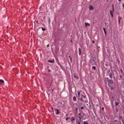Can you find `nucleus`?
Returning a JSON list of instances; mask_svg holds the SVG:
<instances>
[{
	"label": "nucleus",
	"mask_w": 124,
	"mask_h": 124,
	"mask_svg": "<svg viewBox=\"0 0 124 124\" xmlns=\"http://www.w3.org/2000/svg\"><path fill=\"white\" fill-rule=\"evenodd\" d=\"M83 116H85V114H84V113H80L78 114V118H79V122H81V120L82 118H83Z\"/></svg>",
	"instance_id": "1"
},
{
	"label": "nucleus",
	"mask_w": 124,
	"mask_h": 124,
	"mask_svg": "<svg viewBox=\"0 0 124 124\" xmlns=\"http://www.w3.org/2000/svg\"><path fill=\"white\" fill-rule=\"evenodd\" d=\"M114 12H115V9H113L110 11V14L111 15V18H113V17H114Z\"/></svg>",
	"instance_id": "2"
},
{
	"label": "nucleus",
	"mask_w": 124,
	"mask_h": 124,
	"mask_svg": "<svg viewBox=\"0 0 124 124\" xmlns=\"http://www.w3.org/2000/svg\"><path fill=\"white\" fill-rule=\"evenodd\" d=\"M80 92H78V99H79V100H80V101H81V102H83V98H80Z\"/></svg>",
	"instance_id": "3"
},
{
	"label": "nucleus",
	"mask_w": 124,
	"mask_h": 124,
	"mask_svg": "<svg viewBox=\"0 0 124 124\" xmlns=\"http://www.w3.org/2000/svg\"><path fill=\"white\" fill-rule=\"evenodd\" d=\"M73 77H74V78L77 79V80H78V79H79V77H78V75H77V74H73Z\"/></svg>",
	"instance_id": "4"
},
{
	"label": "nucleus",
	"mask_w": 124,
	"mask_h": 124,
	"mask_svg": "<svg viewBox=\"0 0 124 124\" xmlns=\"http://www.w3.org/2000/svg\"><path fill=\"white\" fill-rule=\"evenodd\" d=\"M123 19L121 16L118 17V24L120 25V23H121V20Z\"/></svg>",
	"instance_id": "5"
},
{
	"label": "nucleus",
	"mask_w": 124,
	"mask_h": 124,
	"mask_svg": "<svg viewBox=\"0 0 124 124\" xmlns=\"http://www.w3.org/2000/svg\"><path fill=\"white\" fill-rule=\"evenodd\" d=\"M55 112H56V115H59V114H60V109H56Z\"/></svg>",
	"instance_id": "6"
},
{
	"label": "nucleus",
	"mask_w": 124,
	"mask_h": 124,
	"mask_svg": "<svg viewBox=\"0 0 124 124\" xmlns=\"http://www.w3.org/2000/svg\"><path fill=\"white\" fill-rule=\"evenodd\" d=\"M85 26L86 27H90V24H89V23H88L87 22L85 23Z\"/></svg>",
	"instance_id": "7"
},
{
	"label": "nucleus",
	"mask_w": 124,
	"mask_h": 124,
	"mask_svg": "<svg viewBox=\"0 0 124 124\" xmlns=\"http://www.w3.org/2000/svg\"><path fill=\"white\" fill-rule=\"evenodd\" d=\"M4 83V81L2 79H0V85H2Z\"/></svg>",
	"instance_id": "8"
},
{
	"label": "nucleus",
	"mask_w": 124,
	"mask_h": 124,
	"mask_svg": "<svg viewBox=\"0 0 124 124\" xmlns=\"http://www.w3.org/2000/svg\"><path fill=\"white\" fill-rule=\"evenodd\" d=\"M114 124H119V121L117 120H114Z\"/></svg>",
	"instance_id": "9"
},
{
	"label": "nucleus",
	"mask_w": 124,
	"mask_h": 124,
	"mask_svg": "<svg viewBox=\"0 0 124 124\" xmlns=\"http://www.w3.org/2000/svg\"><path fill=\"white\" fill-rule=\"evenodd\" d=\"M89 8H90V10H93V9H94V8H93V5H90Z\"/></svg>",
	"instance_id": "10"
},
{
	"label": "nucleus",
	"mask_w": 124,
	"mask_h": 124,
	"mask_svg": "<svg viewBox=\"0 0 124 124\" xmlns=\"http://www.w3.org/2000/svg\"><path fill=\"white\" fill-rule=\"evenodd\" d=\"M103 31H104L105 35L106 36L107 34V32H106V29L105 28H103Z\"/></svg>",
	"instance_id": "11"
},
{
	"label": "nucleus",
	"mask_w": 124,
	"mask_h": 124,
	"mask_svg": "<svg viewBox=\"0 0 124 124\" xmlns=\"http://www.w3.org/2000/svg\"><path fill=\"white\" fill-rule=\"evenodd\" d=\"M74 121H75V118L72 117V118H71V121L73 123V122H74Z\"/></svg>",
	"instance_id": "12"
},
{
	"label": "nucleus",
	"mask_w": 124,
	"mask_h": 124,
	"mask_svg": "<svg viewBox=\"0 0 124 124\" xmlns=\"http://www.w3.org/2000/svg\"><path fill=\"white\" fill-rule=\"evenodd\" d=\"M73 99L74 101H76V100H77V98H76V97L75 96L73 97Z\"/></svg>",
	"instance_id": "13"
},
{
	"label": "nucleus",
	"mask_w": 124,
	"mask_h": 124,
	"mask_svg": "<svg viewBox=\"0 0 124 124\" xmlns=\"http://www.w3.org/2000/svg\"><path fill=\"white\" fill-rule=\"evenodd\" d=\"M94 62V58H92L90 60V62Z\"/></svg>",
	"instance_id": "14"
},
{
	"label": "nucleus",
	"mask_w": 124,
	"mask_h": 124,
	"mask_svg": "<svg viewBox=\"0 0 124 124\" xmlns=\"http://www.w3.org/2000/svg\"><path fill=\"white\" fill-rule=\"evenodd\" d=\"M115 106H118V105H119V102H115Z\"/></svg>",
	"instance_id": "15"
},
{
	"label": "nucleus",
	"mask_w": 124,
	"mask_h": 124,
	"mask_svg": "<svg viewBox=\"0 0 124 124\" xmlns=\"http://www.w3.org/2000/svg\"><path fill=\"white\" fill-rule=\"evenodd\" d=\"M78 50H79V55H81V49L80 48H79Z\"/></svg>",
	"instance_id": "16"
},
{
	"label": "nucleus",
	"mask_w": 124,
	"mask_h": 124,
	"mask_svg": "<svg viewBox=\"0 0 124 124\" xmlns=\"http://www.w3.org/2000/svg\"><path fill=\"white\" fill-rule=\"evenodd\" d=\"M83 124H89V123H88V122H86V121H84Z\"/></svg>",
	"instance_id": "17"
},
{
	"label": "nucleus",
	"mask_w": 124,
	"mask_h": 124,
	"mask_svg": "<svg viewBox=\"0 0 124 124\" xmlns=\"http://www.w3.org/2000/svg\"><path fill=\"white\" fill-rule=\"evenodd\" d=\"M47 69H48L49 72H51V70L49 69V66H47Z\"/></svg>",
	"instance_id": "18"
},
{
	"label": "nucleus",
	"mask_w": 124,
	"mask_h": 124,
	"mask_svg": "<svg viewBox=\"0 0 124 124\" xmlns=\"http://www.w3.org/2000/svg\"><path fill=\"white\" fill-rule=\"evenodd\" d=\"M77 123H78V124H81V122H80V121H78Z\"/></svg>",
	"instance_id": "19"
},
{
	"label": "nucleus",
	"mask_w": 124,
	"mask_h": 124,
	"mask_svg": "<svg viewBox=\"0 0 124 124\" xmlns=\"http://www.w3.org/2000/svg\"><path fill=\"white\" fill-rule=\"evenodd\" d=\"M96 67L95 66H93V69H94V70H95Z\"/></svg>",
	"instance_id": "20"
},
{
	"label": "nucleus",
	"mask_w": 124,
	"mask_h": 124,
	"mask_svg": "<svg viewBox=\"0 0 124 124\" xmlns=\"http://www.w3.org/2000/svg\"><path fill=\"white\" fill-rule=\"evenodd\" d=\"M42 31H46V29L45 28H42Z\"/></svg>",
	"instance_id": "21"
},
{
	"label": "nucleus",
	"mask_w": 124,
	"mask_h": 124,
	"mask_svg": "<svg viewBox=\"0 0 124 124\" xmlns=\"http://www.w3.org/2000/svg\"><path fill=\"white\" fill-rule=\"evenodd\" d=\"M109 76H110V78H112V74H110L109 75Z\"/></svg>",
	"instance_id": "22"
},
{
	"label": "nucleus",
	"mask_w": 124,
	"mask_h": 124,
	"mask_svg": "<svg viewBox=\"0 0 124 124\" xmlns=\"http://www.w3.org/2000/svg\"><path fill=\"white\" fill-rule=\"evenodd\" d=\"M76 111L77 113V112H78V108H76Z\"/></svg>",
	"instance_id": "23"
},
{
	"label": "nucleus",
	"mask_w": 124,
	"mask_h": 124,
	"mask_svg": "<svg viewBox=\"0 0 124 124\" xmlns=\"http://www.w3.org/2000/svg\"><path fill=\"white\" fill-rule=\"evenodd\" d=\"M112 10H113V9H115L114 8V5L112 4Z\"/></svg>",
	"instance_id": "24"
},
{
	"label": "nucleus",
	"mask_w": 124,
	"mask_h": 124,
	"mask_svg": "<svg viewBox=\"0 0 124 124\" xmlns=\"http://www.w3.org/2000/svg\"><path fill=\"white\" fill-rule=\"evenodd\" d=\"M50 22H51V20H50V19H48V23L49 24H50Z\"/></svg>",
	"instance_id": "25"
},
{
	"label": "nucleus",
	"mask_w": 124,
	"mask_h": 124,
	"mask_svg": "<svg viewBox=\"0 0 124 124\" xmlns=\"http://www.w3.org/2000/svg\"><path fill=\"white\" fill-rule=\"evenodd\" d=\"M68 117H67L66 118V121H68Z\"/></svg>",
	"instance_id": "26"
},
{
	"label": "nucleus",
	"mask_w": 124,
	"mask_h": 124,
	"mask_svg": "<svg viewBox=\"0 0 124 124\" xmlns=\"http://www.w3.org/2000/svg\"><path fill=\"white\" fill-rule=\"evenodd\" d=\"M122 124H124V121L122 120Z\"/></svg>",
	"instance_id": "27"
},
{
	"label": "nucleus",
	"mask_w": 124,
	"mask_h": 124,
	"mask_svg": "<svg viewBox=\"0 0 124 124\" xmlns=\"http://www.w3.org/2000/svg\"><path fill=\"white\" fill-rule=\"evenodd\" d=\"M81 109H84V107H81Z\"/></svg>",
	"instance_id": "28"
},
{
	"label": "nucleus",
	"mask_w": 124,
	"mask_h": 124,
	"mask_svg": "<svg viewBox=\"0 0 124 124\" xmlns=\"http://www.w3.org/2000/svg\"><path fill=\"white\" fill-rule=\"evenodd\" d=\"M102 111H103V110H104V108L103 107L102 108Z\"/></svg>",
	"instance_id": "29"
},
{
	"label": "nucleus",
	"mask_w": 124,
	"mask_h": 124,
	"mask_svg": "<svg viewBox=\"0 0 124 124\" xmlns=\"http://www.w3.org/2000/svg\"><path fill=\"white\" fill-rule=\"evenodd\" d=\"M123 7L124 8V3L123 4Z\"/></svg>",
	"instance_id": "30"
},
{
	"label": "nucleus",
	"mask_w": 124,
	"mask_h": 124,
	"mask_svg": "<svg viewBox=\"0 0 124 124\" xmlns=\"http://www.w3.org/2000/svg\"><path fill=\"white\" fill-rule=\"evenodd\" d=\"M93 43H94V41H92Z\"/></svg>",
	"instance_id": "31"
},
{
	"label": "nucleus",
	"mask_w": 124,
	"mask_h": 124,
	"mask_svg": "<svg viewBox=\"0 0 124 124\" xmlns=\"http://www.w3.org/2000/svg\"><path fill=\"white\" fill-rule=\"evenodd\" d=\"M48 62H52L50 61H48Z\"/></svg>",
	"instance_id": "32"
},
{
	"label": "nucleus",
	"mask_w": 124,
	"mask_h": 124,
	"mask_svg": "<svg viewBox=\"0 0 124 124\" xmlns=\"http://www.w3.org/2000/svg\"><path fill=\"white\" fill-rule=\"evenodd\" d=\"M121 72H122V73H123V70H121Z\"/></svg>",
	"instance_id": "33"
},
{
	"label": "nucleus",
	"mask_w": 124,
	"mask_h": 124,
	"mask_svg": "<svg viewBox=\"0 0 124 124\" xmlns=\"http://www.w3.org/2000/svg\"><path fill=\"white\" fill-rule=\"evenodd\" d=\"M118 1H121V0H118Z\"/></svg>",
	"instance_id": "34"
},
{
	"label": "nucleus",
	"mask_w": 124,
	"mask_h": 124,
	"mask_svg": "<svg viewBox=\"0 0 124 124\" xmlns=\"http://www.w3.org/2000/svg\"><path fill=\"white\" fill-rule=\"evenodd\" d=\"M47 46H49V45H47Z\"/></svg>",
	"instance_id": "35"
},
{
	"label": "nucleus",
	"mask_w": 124,
	"mask_h": 124,
	"mask_svg": "<svg viewBox=\"0 0 124 124\" xmlns=\"http://www.w3.org/2000/svg\"><path fill=\"white\" fill-rule=\"evenodd\" d=\"M108 86H110V84H108Z\"/></svg>",
	"instance_id": "36"
}]
</instances>
